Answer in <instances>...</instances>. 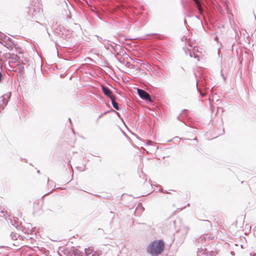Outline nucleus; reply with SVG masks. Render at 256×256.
<instances>
[{"instance_id": "nucleus-11", "label": "nucleus", "mask_w": 256, "mask_h": 256, "mask_svg": "<svg viewBox=\"0 0 256 256\" xmlns=\"http://www.w3.org/2000/svg\"><path fill=\"white\" fill-rule=\"evenodd\" d=\"M10 237H11L12 239L14 240H17V238H18L21 237V236L20 234L14 233V232H12L10 234Z\"/></svg>"}, {"instance_id": "nucleus-10", "label": "nucleus", "mask_w": 256, "mask_h": 256, "mask_svg": "<svg viewBox=\"0 0 256 256\" xmlns=\"http://www.w3.org/2000/svg\"><path fill=\"white\" fill-rule=\"evenodd\" d=\"M112 101V104L113 106V107L116 110H119L120 109V108L118 104L115 101V98H113L111 100Z\"/></svg>"}, {"instance_id": "nucleus-14", "label": "nucleus", "mask_w": 256, "mask_h": 256, "mask_svg": "<svg viewBox=\"0 0 256 256\" xmlns=\"http://www.w3.org/2000/svg\"><path fill=\"white\" fill-rule=\"evenodd\" d=\"M14 224L12 223V224L14 226L16 227V228H17L18 224H17L16 223V222L15 220H14Z\"/></svg>"}, {"instance_id": "nucleus-26", "label": "nucleus", "mask_w": 256, "mask_h": 256, "mask_svg": "<svg viewBox=\"0 0 256 256\" xmlns=\"http://www.w3.org/2000/svg\"><path fill=\"white\" fill-rule=\"evenodd\" d=\"M107 113V112H104V114H106Z\"/></svg>"}, {"instance_id": "nucleus-20", "label": "nucleus", "mask_w": 256, "mask_h": 256, "mask_svg": "<svg viewBox=\"0 0 256 256\" xmlns=\"http://www.w3.org/2000/svg\"><path fill=\"white\" fill-rule=\"evenodd\" d=\"M116 113L117 114H118V112H116V111L114 110Z\"/></svg>"}, {"instance_id": "nucleus-22", "label": "nucleus", "mask_w": 256, "mask_h": 256, "mask_svg": "<svg viewBox=\"0 0 256 256\" xmlns=\"http://www.w3.org/2000/svg\"><path fill=\"white\" fill-rule=\"evenodd\" d=\"M8 40H10V38H8Z\"/></svg>"}, {"instance_id": "nucleus-23", "label": "nucleus", "mask_w": 256, "mask_h": 256, "mask_svg": "<svg viewBox=\"0 0 256 256\" xmlns=\"http://www.w3.org/2000/svg\"><path fill=\"white\" fill-rule=\"evenodd\" d=\"M37 172H38V174H39V173H40V170H38L37 171Z\"/></svg>"}, {"instance_id": "nucleus-12", "label": "nucleus", "mask_w": 256, "mask_h": 256, "mask_svg": "<svg viewBox=\"0 0 256 256\" xmlns=\"http://www.w3.org/2000/svg\"><path fill=\"white\" fill-rule=\"evenodd\" d=\"M186 112H187V110H184L182 111V113L179 116H178V119L179 120L182 122V118H180L182 117L183 115H184L185 116H186V114H185V113H186Z\"/></svg>"}, {"instance_id": "nucleus-5", "label": "nucleus", "mask_w": 256, "mask_h": 256, "mask_svg": "<svg viewBox=\"0 0 256 256\" xmlns=\"http://www.w3.org/2000/svg\"><path fill=\"white\" fill-rule=\"evenodd\" d=\"M19 58V57L17 55H12V57H10L8 60V65L10 68H13L14 67V64L16 62L18 59Z\"/></svg>"}, {"instance_id": "nucleus-4", "label": "nucleus", "mask_w": 256, "mask_h": 256, "mask_svg": "<svg viewBox=\"0 0 256 256\" xmlns=\"http://www.w3.org/2000/svg\"><path fill=\"white\" fill-rule=\"evenodd\" d=\"M102 89L103 93L110 100L114 98L112 94V91L108 88L102 85Z\"/></svg>"}, {"instance_id": "nucleus-1", "label": "nucleus", "mask_w": 256, "mask_h": 256, "mask_svg": "<svg viewBox=\"0 0 256 256\" xmlns=\"http://www.w3.org/2000/svg\"><path fill=\"white\" fill-rule=\"evenodd\" d=\"M164 243L162 240L152 242L147 248V252L152 256H158L164 250Z\"/></svg>"}, {"instance_id": "nucleus-6", "label": "nucleus", "mask_w": 256, "mask_h": 256, "mask_svg": "<svg viewBox=\"0 0 256 256\" xmlns=\"http://www.w3.org/2000/svg\"><path fill=\"white\" fill-rule=\"evenodd\" d=\"M194 2V4L198 10L200 14H202L204 10L202 8V5L203 4L201 0H192Z\"/></svg>"}, {"instance_id": "nucleus-19", "label": "nucleus", "mask_w": 256, "mask_h": 256, "mask_svg": "<svg viewBox=\"0 0 256 256\" xmlns=\"http://www.w3.org/2000/svg\"><path fill=\"white\" fill-rule=\"evenodd\" d=\"M102 115H103V114H102V115L100 116H98V119L100 118L102 116Z\"/></svg>"}, {"instance_id": "nucleus-9", "label": "nucleus", "mask_w": 256, "mask_h": 256, "mask_svg": "<svg viewBox=\"0 0 256 256\" xmlns=\"http://www.w3.org/2000/svg\"><path fill=\"white\" fill-rule=\"evenodd\" d=\"M86 256H98V254L92 253V250L90 248H86Z\"/></svg>"}, {"instance_id": "nucleus-18", "label": "nucleus", "mask_w": 256, "mask_h": 256, "mask_svg": "<svg viewBox=\"0 0 256 256\" xmlns=\"http://www.w3.org/2000/svg\"><path fill=\"white\" fill-rule=\"evenodd\" d=\"M190 57H192L193 56V54H192L191 52H190Z\"/></svg>"}, {"instance_id": "nucleus-8", "label": "nucleus", "mask_w": 256, "mask_h": 256, "mask_svg": "<svg viewBox=\"0 0 256 256\" xmlns=\"http://www.w3.org/2000/svg\"><path fill=\"white\" fill-rule=\"evenodd\" d=\"M74 253L75 256H86V248L84 249V250L81 251L78 249H76L74 251Z\"/></svg>"}, {"instance_id": "nucleus-7", "label": "nucleus", "mask_w": 256, "mask_h": 256, "mask_svg": "<svg viewBox=\"0 0 256 256\" xmlns=\"http://www.w3.org/2000/svg\"><path fill=\"white\" fill-rule=\"evenodd\" d=\"M10 96H11L10 92H8V93L3 96L2 101V104L4 106H6L7 104L8 100L10 98Z\"/></svg>"}, {"instance_id": "nucleus-2", "label": "nucleus", "mask_w": 256, "mask_h": 256, "mask_svg": "<svg viewBox=\"0 0 256 256\" xmlns=\"http://www.w3.org/2000/svg\"><path fill=\"white\" fill-rule=\"evenodd\" d=\"M190 228L188 226H183L181 227L174 234V239H176L179 243L183 242Z\"/></svg>"}, {"instance_id": "nucleus-16", "label": "nucleus", "mask_w": 256, "mask_h": 256, "mask_svg": "<svg viewBox=\"0 0 256 256\" xmlns=\"http://www.w3.org/2000/svg\"><path fill=\"white\" fill-rule=\"evenodd\" d=\"M196 89H197V90H198V81L196 82Z\"/></svg>"}, {"instance_id": "nucleus-13", "label": "nucleus", "mask_w": 256, "mask_h": 256, "mask_svg": "<svg viewBox=\"0 0 256 256\" xmlns=\"http://www.w3.org/2000/svg\"><path fill=\"white\" fill-rule=\"evenodd\" d=\"M4 80V76L2 72V69L0 68V82H2Z\"/></svg>"}, {"instance_id": "nucleus-15", "label": "nucleus", "mask_w": 256, "mask_h": 256, "mask_svg": "<svg viewBox=\"0 0 256 256\" xmlns=\"http://www.w3.org/2000/svg\"><path fill=\"white\" fill-rule=\"evenodd\" d=\"M160 192H162V193H164V194H166V193H168V192L166 190H162V189H160Z\"/></svg>"}, {"instance_id": "nucleus-25", "label": "nucleus", "mask_w": 256, "mask_h": 256, "mask_svg": "<svg viewBox=\"0 0 256 256\" xmlns=\"http://www.w3.org/2000/svg\"><path fill=\"white\" fill-rule=\"evenodd\" d=\"M72 132L74 133V130L73 129H72Z\"/></svg>"}, {"instance_id": "nucleus-3", "label": "nucleus", "mask_w": 256, "mask_h": 256, "mask_svg": "<svg viewBox=\"0 0 256 256\" xmlns=\"http://www.w3.org/2000/svg\"><path fill=\"white\" fill-rule=\"evenodd\" d=\"M138 93L139 96L142 99L149 102H152V99L150 95L146 91L138 88Z\"/></svg>"}, {"instance_id": "nucleus-17", "label": "nucleus", "mask_w": 256, "mask_h": 256, "mask_svg": "<svg viewBox=\"0 0 256 256\" xmlns=\"http://www.w3.org/2000/svg\"><path fill=\"white\" fill-rule=\"evenodd\" d=\"M68 18H71V16H70V15H68Z\"/></svg>"}, {"instance_id": "nucleus-21", "label": "nucleus", "mask_w": 256, "mask_h": 256, "mask_svg": "<svg viewBox=\"0 0 256 256\" xmlns=\"http://www.w3.org/2000/svg\"><path fill=\"white\" fill-rule=\"evenodd\" d=\"M68 120L70 121V122L71 123V120L70 118H68Z\"/></svg>"}, {"instance_id": "nucleus-24", "label": "nucleus", "mask_w": 256, "mask_h": 256, "mask_svg": "<svg viewBox=\"0 0 256 256\" xmlns=\"http://www.w3.org/2000/svg\"><path fill=\"white\" fill-rule=\"evenodd\" d=\"M110 46L113 48V46L110 44Z\"/></svg>"}]
</instances>
